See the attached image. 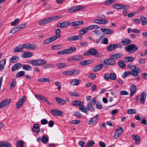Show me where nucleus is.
<instances>
[{"label":"nucleus","instance_id":"6e6d98bb","mask_svg":"<svg viewBox=\"0 0 147 147\" xmlns=\"http://www.w3.org/2000/svg\"><path fill=\"white\" fill-rule=\"evenodd\" d=\"M20 30L18 27H15L12 28L10 31V33L13 34L15 33Z\"/></svg>","mask_w":147,"mask_h":147},{"label":"nucleus","instance_id":"4be33fe9","mask_svg":"<svg viewBox=\"0 0 147 147\" xmlns=\"http://www.w3.org/2000/svg\"><path fill=\"white\" fill-rule=\"evenodd\" d=\"M81 38V37L80 35H76L71 36L67 38V40L70 41L76 40L80 39Z\"/></svg>","mask_w":147,"mask_h":147},{"label":"nucleus","instance_id":"dca6fc26","mask_svg":"<svg viewBox=\"0 0 147 147\" xmlns=\"http://www.w3.org/2000/svg\"><path fill=\"white\" fill-rule=\"evenodd\" d=\"M22 66V64L20 63H18L15 64L11 68V70L14 71L20 68H21Z\"/></svg>","mask_w":147,"mask_h":147},{"label":"nucleus","instance_id":"f3484780","mask_svg":"<svg viewBox=\"0 0 147 147\" xmlns=\"http://www.w3.org/2000/svg\"><path fill=\"white\" fill-rule=\"evenodd\" d=\"M98 115H96L90 120L88 121V124L89 125H94L98 121Z\"/></svg>","mask_w":147,"mask_h":147},{"label":"nucleus","instance_id":"a211bd4d","mask_svg":"<svg viewBox=\"0 0 147 147\" xmlns=\"http://www.w3.org/2000/svg\"><path fill=\"white\" fill-rule=\"evenodd\" d=\"M94 61L92 59L84 60L80 62V64L82 66H85L89 65L93 63Z\"/></svg>","mask_w":147,"mask_h":147},{"label":"nucleus","instance_id":"ea45409f","mask_svg":"<svg viewBox=\"0 0 147 147\" xmlns=\"http://www.w3.org/2000/svg\"><path fill=\"white\" fill-rule=\"evenodd\" d=\"M95 144L93 140H91L88 142L85 146L84 147H92Z\"/></svg>","mask_w":147,"mask_h":147},{"label":"nucleus","instance_id":"de8ad7c7","mask_svg":"<svg viewBox=\"0 0 147 147\" xmlns=\"http://www.w3.org/2000/svg\"><path fill=\"white\" fill-rule=\"evenodd\" d=\"M62 47V46L60 45H53L51 46V48L53 50H59L61 49Z\"/></svg>","mask_w":147,"mask_h":147},{"label":"nucleus","instance_id":"bf43d9fd","mask_svg":"<svg viewBox=\"0 0 147 147\" xmlns=\"http://www.w3.org/2000/svg\"><path fill=\"white\" fill-rule=\"evenodd\" d=\"M102 19H94L92 21L96 23L102 24Z\"/></svg>","mask_w":147,"mask_h":147},{"label":"nucleus","instance_id":"c9c22d12","mask_svg":"<svg viewBox=\"0 0 147 147\" xmlns=\"http://www.w3.org/2000/svg\"><path fill=\"white\" fill-rule=\"evenodd\" d=\"M23 45H19L14 49L13 52L14 53L18 52H20L21 50L24 49Z\"/></svg>","mask_w":147,"mask_h":147},{"label":"nucleus","instance_id":"473e14b6","mask_svg":"<svg viewBox=\"0 0 147 147\" xmlns=\"http://www.w3.org/2000/svg\"><path fill=\"white\" fill-rule=\"evenodd\" d=\"M103 65L102 64L98 65L93 68V71L94 72H97L101 70L102 67Z\"/></svg>","mask_w":147,"mask_h":147},{"label":"nucleus","instance_id":"2f4dec72","mask_svg":"<svg viewBox=\"0 0 147 147\" xmlns=\"http://www.w3.org/2000/svg\"><path fill=\"white\" fill-rule=\"evenodd\" d=\"M125 6L120 4H115L114 5V8L117 9H125Z\"/></svg>","mask_w":147,"mask_h":147},{"label":"nucleus","instance_id":"f257e3e1","mask_svg":"<svg viewBox=\"0 0 147 147\" xmlns=\"http://www.w3.org/2000/svg\"><path fill=\"white\" fill-rule=\"evenodd\" d=\"M47 62L44 59H37L32 60L30 64L33 66H40L46 64Z\"/></svg>","mask_w":147,"mask_h":147},{"label":"nucleus","instance_id":"39448f33","mask_svg":"<svg viewBox=\"0 0 147 147\" xmlns=\"http://www.w3.org/2000/svg\"><path fill=\"white\" fill-rule=\"evenodd\" d=\"M96 97L92 98L87 106L88 109L91 112H93L95 110L94 107L96 103Z\"/></svg>","mask_w":147,"mask_h":147},{"label":"nucleus","instance_id":"72a5a7b5","mask_svg":"<svg viewBox=\"0 0 147 147\" xmlns=\"http://www.w3.org/2000/svg\"><path fill=\"white\" fill-rule=\"evenodd\" d=\"M118 63L119 66L122 69H124L126 67V65L125 63L123 60H120L118 62Z\"/></svg>","mask_w":147,"mask_h":147},{"label":"nucleus","instance_id":"5fc2aeb1","mask_svg":"<svg viewBox=\"0 0 147 147\" xmlns=\"http://www.w3.org/2000/svg\"><path fill=\"white\" fill-rule=\"evenodd\" d=\"M24 142L22 140L17 142V147H23L24 146Z\"/></svg>","mask_w":147,"mask_h":147},{"label":"nucleus","instance_id":"f704fd0d","mask_svg":"<svg viewBox=\"0 0 147 147\" xmlns=\"http://www.w3.org/2000/svg\"><path fill=\"white\" fill-rule=\"evenodd\" d=\"M82 57L80 55H78L77 56H76L73 57H71L67 59L68 61H78L82 59Z\"/></svg>","mask_w":147,"mask_h":147},{"label":"nucleus","instance_id":"58836bf2","mask_svg":"<svg viewBox=\"0 0 147 147\" xmlns=\"http://www.w3.org/2000/svg\"><path fill=\"white\" fill-rule=\"evenodd\" d=\"M135 59L134 57H126L124 58L125 61L127 62H132Z\"/></svg>","mask_w":147,"mask_h":147},{"label":"nucleus","instance_id":"aec40b11","mask_svg":"<svg viewBox=\"0 0 147 147\" xmlns=\"http://www.w3.org/2000/svg\"><path fill=\"white\" fill-rule=\"evenodd\" d=\"M136 87L134 84L131 85L130 87V90L131 91L130 95L132 96L136 92Z\"/></svg>","mask_w":147,"mask_h":147},{"label":"nucleus","instance_id":"49530a36","mask_svg":"<svg viewBox=\"0 0 147 147\" xmlns=\"http://www.w3.org/2000/svg\"><path fill=\"white\" fill-rule=\"evenodd\" d=\"M80 80H78L77 79H73L71 82V84L74 85H78L80 83Z\"/></svg>","mask_w":147,"mask_h":147},{"label":"nucleus","instance_id":"4c0bfd02","mask_svg":"<svg viewBox=\"0 0 147 147\" xmlns=\"http://www.w3.org/2000/svg\"><path fill=\"white\" fill-rule=\"evenodd\" d=\"M121 43L124 45H127L130 44L131 41L129 39L125 38L123 39L121 41Z\"/></svg>","mask_w":147,"mask_h":147},{"label":"nucleus","instance_id":"ddd939ff","mask_svg":"<svg viewBox=\"0 0 147 147\" xmlns=\"http://www.w3.org/2000/svg\"><path fill=\"white\" fill-rule=\"evenodd\" d=\"M71 24L70 22L65 21L58 24L57 26L60 27L61 28H64Z\"/></svg>","mask_w":147,"mask_h":147},{"label":"nucleus","instance_id":"0e129e2a","mask_svg":"<svg viewBox=\"0 0 147 147\" xmlns=\"http://www.w3.org/2000/svg\"><path fill=\"white\" fill-rule=\"evenodd\" d=\"M95 105L96 107L100 109H102V106L100 102H98L95 103Z\"/></svg>","mask_w":147,"mask_h":147},{"label":"nucleus","instance_id":"c03bdc74","mask_svg":"<svg viewBox=\"0 0 147 147\" xmlns=\"http://www.w3.org/2000/svg\"><path fill=\"white\" fill-rule=\"evenodd\" d=\"M23 69L26 71H31L32 70V67L28 65H24L22 66Z\"/></svg>","mask_w":147,"mask_h":147},{"label":"nucleus","instance_id":"864d4df0","mask_svg":"<svg viewBox=\"0 0 147 147\" xmlns=\"http://www.w3.org/2000/svg\"><path fill=\"white\" fill-rule=\"evenodd\" d=\"M72 70L63 71L62 72L63 74L67 76H72Z\"/></svg>","mask_w":147,"mask_h":147},{"label":"nucleus","instance_id":"680f3d73","mask_svg":"<svg viewBox=\"0 0 147 147\" xmlns=\"http://www.w3.org/2000/svg\"><path fill=\"white\" fill-rule=\"evenodd\" d=\"M29 48L30 50H34L36 49V46L34 44L29 43Z\"/></svg>","mask_w":147,"mask_h":147},{"label":"nucleus","instance_id":"69168bd1","mask_svg":"<svg viewBox=\"0 0 147 147\" xmlns=\"http://www.w3.org/2000/svg\"><path fill=\"white\" fill-rule=\"evenodd\" d=\"M127 113L129 114H135L136 113V111L135 109H129L128 110Z\"/></svg>","mask_w":147,"mask_h":147},{"label":"nucleus","instance_id":"774afa93","mask_svg":"<svg viewBox=\"0 0 147 147\" xmlns=\"http://www.w3.org/2000/svg\"><path fill=\"white\" fill-rule=\"evenodd\" d=\"M27 24L26 23L20 24L18 26V28L19 30L24 28L26 25Z\"/></svg>","mask_w":147,"mask_h":147},{"label":"nucleus","instance_id":"20e7f679","mask_svg":"<svg viewBox=\"0 0 147 147\" xmlns=\"http://www.w3.org/2000/svg\"><path fill=\"white\" fill-rule=\"evenodd\" d=\"M131 69V71H130V74L134 77L138 76L139 73L141 72V69L138 66L134 65Z\"/></svg>","mask_w":147,"mask_h":147},{"label":"nucleus","instance_id":"79ce46f5","mask_svg":"<svg viewBox=\"0 0 147 147\" xmlns=\"http://www.w3.org/2000/svg\"><path fill=\"white\" fill-rule=\"evenodd\" d=\"M140 20L143 25H145L147 23L146 19L142 15L141 16Z\"/></svg>","mask_w":147,"mask_h":147},{"label":"nucleus","instance_id":"bb28decb","mask_svg":"<svg viewBox=\"0 0 147 147\" xmlns=\"http://www.w3.org/2000/svg\"><path fill=\"white\" fill-rule=\"evenodd\" d=\"M88 52L90 55H96L98 53V51L94 48H90L89 49Z\"/></svg>","mask_w":147,"mask_h":147},{"label":"nucleus","instance_id":"0eeeda50","mask_svg":"<svg viewBox=\"0 0 147 147\" xmlns=\"http://www.w3.org/2000/svg\"><path fill=\"white\" fill-rule=\"evenodd\" d=\"M84 9V6L78 5L71 7L68 9V10L70 12H73L76 11H81Z\"/></svg>","mask_w":147,"mask_h":147},{"label":"nucleus","instance_id":"7ed1b4c3","mask_svg":"<svg viewBox=\"0 0 147 147\" xmlns=\"http://www.w3.org/2000/svg\"><path fill=\"white\" fill-rule=\"evenodd\" d=\"M76 50V48L75 47H71L68 49L59 51L57 52V54L60 55L69 54L72 53L74 51Z\"/></svg>","mask_w":147,"mask_h":147},{"label":"nucleus","instance_id":"a19ab883","mask_svg":"<svg viewBox=\"0 0 147 147\" xmlns=\"http://www.w3.org/2000/svg\"><path fill=\"white\" fill-rule=\"evenodd\" d=\"M6 63V59H3L0 61V71L4 68V66Z\"/></svg>","mask_w":147,"mask_h":147},{"label":"nucleus","instance_id":"052dcab7","mask_svg":"<svg viewBox=\"0 0 147 147\" xmlns=\"http://www.w3.org/2000/svg\"><path fill=\"white\" fill-rule=\"evenodd\" d=\"M110 78L113 80H116V76L115 74L114 73H112L110 74Z\"/></svg>","mask_w":147,"mask_h":147},{"label":"nucleus","instance_id":"c756f323","mask_svg":"<svg viewBox=\"0 0 147 147\" xmlns=\"http://www.w3.org/2000/svg\"><path fill=\"white\" fill-rule=\"evenodd\" d=\"M49 140V137L46 135H44L41 138V141L44 144H47Z\"/></svg>","mask_w":147,"mask_h":147},{"label":"nucleus","instance_id":"338daca9","mask_svg":"<svg viewBox=\"0 0 147 147\" xmlns=\"http://www.w3.org/2000/svg\"><path fill=\"white\" fill-rule=\"evenodd\" d=\"M47 24V23L46 19L45 18L40 21L39 23V24L40 25L42 26Z\"/></svg>","mask_w":147,"mask_h":147},{"label":"nucleus","instance_id":"37998d69","mask_svg":"<svg viewBox=\"0 0 147 147\" xmlns=\"http://www.w3.org/2000/svg\"><path fill=\"white\" fill-rule=\"evenodd\" d=\"M19 60V58L17 56H14L10 59V61L13 63H15L18 62Z\"/></svg>","mask_w":147,"mask_h":147},{"label":"nucleus","instance_id":"4468645a","mask_svg":"<svg viewBox=\"0 0 147 147\" xmlns=\"http://www.w3.org/2000/svg\"><path fill=\"white\" fill-rule=\"evenodd\" d=\"M61 18V16H56L46 18L47 23L51 22L54 20H57Z\"/></svg>","mask_w":147,"mask_h":147},{"label":"nucleus","instance_id":"f03ea898","mask_svg":"<svg viewBox=\"0 0 147 147\" xmlns=\"http://www.w3.org/2000/svg\"><path fill=\"white\" fill-rule=\"evenodd\" d=\"M138 49V47L134 44L129 45L125 48V50L130 53H133L135 52Z\"/></svg>","mask_w":147,"mask_h":147},{"label":"nucleus","instance_id":"7c9ffc66","mask_svg":"<svg viewBox=\"0 0 147 147\" xmlns=\"http://www.w3.org/2000/svg\"><path fill=\"white\" fill-rule=\"evenodd\" d=\"M55 99L57 102L61 105H63L65 104L66 102L64 100L58 97H56L55 98Z\"/></svg>","mask_w":147,"mask_h":147},{"label":"nucleus","instance_id":"b1692460","mask_svg":"<svg viewBox=\"0 0 147 147\" xmlns=\"http://www.w3.org/2000/svg\"><path fill=\"white\" fill-rule=\"evenodd\" d=\"M32 130L35 133H37L40 131L39 125L38 124H35L33 125Z\"/></svg>","mask_w":147,"mask_h":147},{"label":"nucleus","instance_id":"412c9836","mask_svg":"<svg viewBox=\"0 0 147 147\" xmlns=\"http://www.w3.org/2000/svg\"><path fill=\"white\" fill-rule=\"evenodd\" d=\"M33 56V54L29 52H25L22 54L21 56L24 58H28Z\"/></svg>","mask_w":147,"mask_h":147},{"label":"nucleus","instance_id":"423d86ee","mask_svg":"<svg viewBox=\"0 0 147 147\" xmlns=\"http://www.w3.org/2000/svg\"><path fill=\"white\" fill-rule=\"evenodd\" d=\"M60 38V36H54L45 39L43 42L44 45H47L53 42L56 39Z\"/></svg>","mask_w":147,"mask_h":147},{"label":"nucleus","instance_id":"603ef678","mask_svg":"<svg viewBox=\"0 0 147 147\" xmlns=\"http://www.w3.org/2000/svg\"><path fill=\"white\" fill-rule=\"evenodd\" d=\"M73 75H77L80 74L81 72V70L79 69H76L72 70Z\"/></svg>","mask_w":147,"mask_h":147},{"label":"nucleus","instance_id":"4d7b16f0","mask_svg":"<svg viewBox=\"0 0 147 147\" xmlns=\"http://www.w3.org/2000/svg\"><path fill=\"white\" fill-rule=\"evenodd\" d=\"M16 84V81L15 80L13 79L10 85V89L11 90L15 86Z\"/></svg>","mask_w":147,"mask_h":147},{"label":"nucleus","instance_id":"1a4fd4ad","mask_svg":"<svg viewBox=\"0 0 147 147\" xmlns=\"http://www.w3.org/2000/svg\"><path fill=\"white\" fill-rule=\"evenodd\" d=\"M26 98L25 96H24L22 97L20 100H19L16 105V109H19L23 105L24 103L26 100Z\"/></svg>","mask_w":147,"mask_h":147},{"label":"nucleus","instance_id":"8fccbe9b","mask_svg":"<svg viewBox=\"0 0 147 147\" xmlns=\"http://www.w3.org/2000/svg\"><path fill=\"white\" fill-rule=\"evenodd\" d=\"M88 32V31L87 30V29L86 28H82V29L80 30L79 31V33L81 35H83Z\"/></svg>","mask_w":147,"mask_h":147},{"label":"nucleus","instance_id":"f8f14e48","mask_svg":"<svg viewBox=\"0 0 147 147\" xmlns=\"http://www.w3.org/2000/svg\"><path fill=\"white\" fill-rule=\"evenodd\" d=\"M11 102L10 99H7L5 100L0 103V109L3 107L7 106L9 105Z\"/></svg>","mask_w":147,"mask_h":147},{"label":"nucleus","instance_id":"c85d7f7f","mask_svg":"<svg viewBox=\"0 0 147 147\" xmlns=\"http://www.w3.org/2000/svg\"><path fill=\"white\" fill-rule=\"evenodd\" d=\"M11 144L7 142H0V147H11Z\"/></svg>","mask_w":147,"mask_h":147},{"label":"nucleus","instance_id":"6e6552de","mask_svg":"<svg viewBox=\"0 0 147 147\" xmlns=\"http://www.w3.org/2000/svg\"><path fill=\"white\" fill-rule=\"evenodd\" d=\"M123 132V129L121 127H119L115 132L114 137L115 139L118 138Z\"/></svg>","mask_w":147,"mask_h":147},{"label":"nucleus","instance_id":"393cba45","mask_svg":"<svg viewBox=\"0 0 147 147\" xmlns=\"http://www.w3.org/2000/svg\"><path fill=\"white\" fill-rule=\"evenodd\" d=\"M123 56V54L121 53H117L115 54L111 55L110 56V57L112 58L114 60L119 59L122 57Z\"/></svg>","mask_w":147,"mask_h":147},{"label":"nucleus","instance_id":"a878e982","mask_svg":"<svg viewBox=\"0 0 147 147\" xmlns=\"http://www.w3.org/2000/svg\"><path fill=\"white\" fill-rule=\"evenodd\" d=\"M72 104L74 106L81 107L83 105V102L80 100H75L72 101Z\"/></svg>","mask_w":147,"mask_h":147},{"label":"nucleus","instance_id":"3c124183","mask_svg":"<svg viewBox=\"0 0 147 147\" xmlns=\"http://www.w3.org/2000/svg\"><path fill=\"white\" fill-rule=\"evenodd\" d=\"M25 72L24 71H19L17 74L16 77L17 78L21 77L24 75Z\"/></svg>","mask_w":147,"mask_h":147},{"label":"nucleus","instance_id":"5701e85b","mask_svg":"<svg viewBox=\"0 0 147 147\" xmlns=\"http://www.w3.org/2000/svg\"><path fill=\"white\" fill-rule=\"evenodd\" d=\"M132 138L135 141V143L136 144L138 145L140 143V138L139 136L137 135H133Z\"/></svg>","mask_w":147,"mask_h":147},{"label":"nucleus","instance_id":"09e8293b","mask_svg":"<svg viewBox=\"0 0 147 147\" xmlns=\"http://www.w3.org/2000/svg\"><path fill=\"white\" fill-rule=\"evenodd\" d=\"M79 109L80 111L82 112L86 113L87 112V110L88 109L87 107H86L85 106L82 105L79 107Z\"/></svg>","mask_w":147,"mask_h":147},{"label":"nucleus","instance_id":"13d9d810","mask_svg":"<svg viewBox=\"0 0 147 147\" xmlns=\"http://www.w3.org/2000/svg\"><path fill=\"white\" fill-rule=\"evenodd\" d=\"M19 19L17 18L15 20L11 22V26H15L18 24L19 22Z\"/></svg>","mask_w":147,"mask_h":147},{"label":"nucleus","instance_id":"e2e57ef3","mask_svg":"<svg viewBox=\"0 0 147 147\" xmlns=\"http://www.w3.org/2000/svg\"><path fill=\"white\" fill-rule=\"evenodd\" d=\"M69 94L73 96H79V94L78 93L72 92H69Z\"/></svg>","mask_w":147,"mask_h":147},{"label":"nucleus","instance_id":"6ab92c4d","mask_svg":"<svg viewBox=\"0 0 147 147\" xmlns=\"http://www.w3.org/2000/svg\"><path fill=\"white\" fill-rule=\"evenodd\" d=\"M83 24L84 22L83 21H80L79 20L74 21L71 22V26L74 27L82 25Z\"/></svg>","mask_w":147,"mask_h":147},{"label":"nucleus","instance_id":"cd10ccee","mask_svg":"<svg viewBox=\"0 0 147 147\" xmlns=\"http://www.w3.org/2000/svg\"><path fill=\"white\" fill-rule=\"evenodd\" d=\"M146 98V95L145 92H142L140 97V101L141 104H144Z\"/></svg>","mask_w":147,"mask_h":147},{"label":"nucleus","instance_id":"e433bc0d","mask_svg":"<svg viewBox=\"0 0 147 147\" xmlns=\"http://www.w3.org/2000/svg\"><path fill=\"white\" fill-rule=\"evenodd\" d=\"M116 44H111L107 47V49L108 51H111L115 50L116 48Z\"/></svg>","mask_w":147,"mask_h":147},{"label":"nucleus","instance_id":"a18cd8bd","mask_svg":"<svg viewBox=\"0 0 147 147\" xmlns=\"http://www.w3.org/2000/svg\"><path fill=\"white\" fill-rule=\"evenodd\" d=\"M57 66L59 68H63L67 66V64L65 63L59 62L56 64Z\"/></svg>","mask_w":147,"mask_h":147},{"label":"nucleus","instance_id":"9b49d317","mask_svg":"<svg viewBox=\"0 0 147 147\" xmlns=\"http://www.w3.org/2000/svg\"><path fill=\"white\" fill-rule=\"evenodd\" d=\"M104 63L107 65L113 66L115 65V61L112 58L106 59L104 60Z\"/></svg>","mask_w":147,"mask_h":147},{"label":"nucleus","instance_id":"2eb2a0df","mask_svg":"<svg viewBox=\"0 0 147 147\" xmlns=\"http://www.w3.org/2000/svg\"><path fill=\"white\" fill-rule=\"evenodd\" d=\"M100 30L104 34H112L114 32L113 30L107 28H101Z\"/></svg>","mask_w":147,"mask_h":147},{"label":"nucleus","instance_id":"9d476101","mask_svg":"<svg viewBox=\"0 0 147 147\" xmlns=\"http://www.w3.org/2000/svg\"><path fill=\"white\" fill-rule=\"evenodd\" d=\"M50 112L53 115L57 116H62L63 114L61 111L57 109L52 110Z\"/></svg>","mask_w":147,"mask_h":147}]
</instances>
